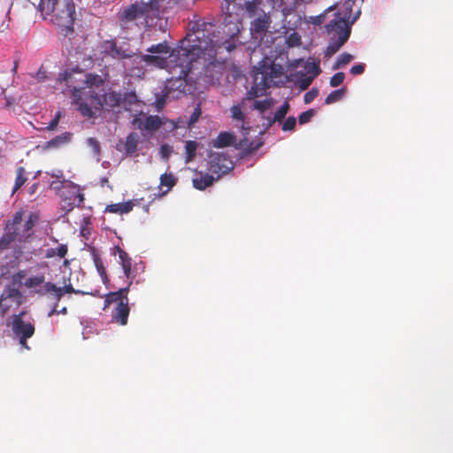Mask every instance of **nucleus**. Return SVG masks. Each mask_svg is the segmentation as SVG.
<instances>
[{
    "mask_svg": "<svg viewBox=\"0 0 453 453\" xmlns=\"http://www.w3.org/2000/svg\"><path fill=\"white\" fill-rule=\"evenodd\" d=\"M225 2L226 4H222L219 35L214 34V24L211 22L197 20L190 25L189 35L195 37L198 35V31L203 34V36L196 41V45L201 46L199 47L201 56L211 57L215 56L220 49L231 51L236 47V39L242 29L243 7L235 0H225Z\"/></svg>",
    "mask_w": 453,
    "mask_h": 453,
    "instance_id": "obj_1",
    "label": "nucleus"
},
{
    "mask_svg": "<svg viewBox=\"0 0 453 453\" xmlns=\"http://www.w3.org/2000/svg\"><path fill=\"white\" fill-rule=\"evenodd\" d=\"M203 36V32L198 31V35L187 34L180 44L173 49L167 58L160 55L144 54L141 57L142 61L148 65L156 66L161 69H167L173 74V77L187 81L188 73L192 71L195 63L201 58L199 53V45H196V41Z\"/></svg>",
    "mask_w": 453,
    "mask_h": 453,
    "instance_id": "obj_2",
    "label": "nucleus"
},
{
    "mask_svg": "<svg viewBox=\"0 0 453 453\" xmlns=\"http://www.w3.org/2000/svg\"><path fill=\"white\" fill-rule=\"evenodd\" d=\"M131 284L132 280L128 282L127 287L120 288L114 292H109L104 296V310L109 308L111 304L115 303L116 306L111 311V321L120 326H126L127 324L130 313L127 294Z\"/></svg>",
    "mask_w": 453,
    "mask_h": 453,
    "instance_id": "obj_3",
    "label": "nucleus"
},
{
    "mask_svg": "<svg viewBox=\"0 0 453 453\" xmlns=\"http://www.w3.org/2000/svg\"><path fill=\"white\" fill-rule=\"evenodd\" d=\"M58 81L61 82H65L69 88H72L73 95L76 98L77 104H79V107H78L79 111L82 114V116L88 117V118L95 117L96 111L95 110V107L93 106V104L91 103L90 96L88 98V102L84 101L81 96V94H83L81 89L83 88H79L75 85H73V83L74 81L73 73L65 71L64 73L59 74ZM91 93H95V92L89 90L88 94L90 95Z\"/></svg>",
    "mask_w": 453,
    "mask_h": 453,
    "instance_id": "obj_4",
    "label": "nucleus"
},
{
    "mask_svg": "<svg viewBox=\"0 0 453 453\" xmlns=\"http://www.w3.org/2000/svg\"><path fill=\"white\" fill-rule=\"evenodd\" d=\"M53 188L59 191L58 195L65 204L70 207L68 211L73 207L81 206L84 202V195L80 187L72 181L64 180L58 182H52Z\"/></svg>",
    "mask_w": 453,
    "mask_h": 453,
    "instance_id": "obj_5",
    "label": "nucleus"
},
{
    "mask_svg": "<svg viewBox=\"0 0 453 453\" xmlns=\"http://www.w3.org/2000/svg\"><path fill=\"white\" fill-rule=\"evenodd\" d=\"M26 311H22L19 314H14L12 317V331L14 335L19 339L21 347L29 349L27 345V339L31 338L35 332V327L30 321L23 319Z\"/></svg>",
    "mask_w": 453,
    "mask_h": 453,
    "instance_id": "obj_6",
    "label": "nucleus"
},
{
    "mask_svg": "<svg viewBox=\"0 0 453 453\" xmlns=\"http://www.w3.org/2000/svg\"><path fill=\"white\" fill-rule=\"evenodd\" d=\"M261 74V80L270 88L280 81L284 75V68L279 64H275L270 58H265L257 67L256 75Z\"/></svg>",
    "mask_w": 453,
    "mask_h": 453,
    "instance_id": "obj_7",
    "label": "nucleus"
},
{
    "mask_svg": "<svg viewBox=\"0 0 453 453\" xmlns=\"http://www.w3.org/2000/svg\"><path fill=\"white\" fill-rule=\"evenodd\" d=\"M36 294L40 295V296H44L46 294H50L54 296L55 300H57V302H59L62 298V296H64V294H81V295H91L93 296H100L102 297V296L99 295L98 291L96 290L95 292H83V291H81V290H76L73 288V287L70 284V285H66L65 287H57L54 283L52 282H45L43 284V286L40 288V289H37L36 291Z\"/></svg>",
    "mask_w": 453,
    "mask_h": 453,
    "instance_id": "obj_8",
    "label": "nucleus"
},
{
    "mask_svg": "<svg viewBox=\"0 0 453 453\" xmlns=\"http://www.w3.org/2000/svg\"><path fill=\"white\" fill-rule=\"evenodd\" d=\"M90 100L96 111L105 107L108 111L119 107L122 102V95L119 92L109 91L99 96L96 93L90 94Z\"/></svg>",
    "mask_w": 453,
    "mask_h": 453,
    "instance_id": "obj_9",
    "label": "nucleus"
},
{
    "mask_svg": "<svg viewBox=\"0 0 453 453\" xmlns=\"http://www.w3.org/2000/svg\"><path fill=\"white\" fill-rule=\"evenodd\" d=\"M37 221L38 216L35 213H30L24 223L9 229L8 231L12 233L17 242H27L32 238L34 234V226Z\"/></svg>",
    "mask_w": 453,
    "mask_h": 453,
    "instance_id": "obj_10",
    "label": "nucleus"
},
{
    "mask_svg": "<svg viewBox=\"0 0 453 453\" xmlns=\"http://www.w3.org/2000/svg\"><path fill=\"white\" fill-rule=\"evenodd\" d=\"M75 14V5L72 0H69L65 4L64 8L54 15V21L66 31L73 32Z\"/></svg>",
    "mask_w": 453,
    "mask_h": 453,
    "instance_id": "obj_11",
    "label": "nucleus"
},
{
    "mask_svg": "<svg viewBox=\"0 0 453 453\" xmlns=\"http://www.w3.org/2000/svg\"><path fill=\"white\" fill-rule=\"evenodd\" d=\"M233 169L232 160L224 153H211L209 160V171L220 175L227 173Z\"/></svg>",
    "mask_w": 453,
    "mask_h": 453,
    "instance_id": "obj_12",
    "label": "nucleus"
},
{
    "mask_svg": "<svg viewBox=\"0 0 453 453\" xmlns=\"http://www.w3.org/2000/svg\"><path fill=\"white\" fill-rule=\"evenodd\" d=\"M333 19H331L327 24H326L325 28L326 31L330 34L332 32H335L340 35V12H334L333 14ZM340 50V36L337 40H335L332 44H330L326 50V56L331 57L334 53H336Z\"/></svg>",
    "mask_w": 453,
    "mask_h": 453,
    "instance_id": "obj_13",
    "label": "nucleus"
},
{
    "mask_svg": "<svg viewBox=\"0 0 453 453\" xmlns=\"http://www.w3.org/2000/svg\"><path fill=\"white\" fill-rule=\"evenodd\" d=\"M272 24V19L269 13L262 12L255 17L250 22V33L254 36H262L269 30Z\"/></svg>",
    "mask_w": 453,
    "mask_h": 453,
    "instance_id": "obj_14",
    "label": "nucleus"
},
{
    "mask_svg": "<svg viewBox=\"0 0 453 453\" xmlns=\"http://www.w3.org/2000/svg\"><path fill=\"white\" fill-rule=\"evenodd\" d=\"M139 142V134L135 132H132L127 136L124 142H119L117 144L116 149L120 152L125 151L127 156H132L137 151Z\"/></svg>",
    "mask_w": 453,
    "mask_h": 453,
    "instance_id": "obj_15",
    "label": "nucleus"
},
{
    "mask_svg": "<svg viewBox=\"0 0 453 453\" xmlns=\"http://www.w3.org/2000/svg\"><path fill=\"white\" fill-rule=\"evenodd\" d=\"M361 12L357 8L353 16L345 15L342 17V46L349 40L351 33V26L359 18Z\"/></svg>",
    "mask_w": 453,
    "mask_h": 453,
    "instance_id": "obj_16",
    "label": "nucleus"
},
{
    "mask_svg": "<svg viewBox=\"0 0 453 453\" xmlns=\"http://www.w3.org/2000/svg\"><path fill=\"white\" fill-rule=\"evenodd\" d=\"M134 124L136 125L137 128L141 130L153 132L160 128L162 121L158 116L150 115L146 117L144 119H135Z\"/></svg>",
    "mask_w": 453,
    "mask_h": 453,
    "instance_id": "obj_17",
    "label": "nucleus"
},
{
    "mask_svg": "<svg viewBox=\"0 0 453 453\" xmlns=\"http://www.w3.org/2000/svg\"><path fill=\"white\" fill-rule=\"evenodd\" d=\"M115 255H118L119 264L122 266L125 276L132 280L134 277L132 275V259L129 255L119 246H115Z\"/></svg>",
    "mask_w": 453,
    "mask_h": 453,
    "instance_id": "obj_18",
    "label": "nucleus"
},
{
    "mask_svg": "<svg viewBox=\"0 0 453 453\" xmlns=\"http://www.w3.org/2000/svg\"><path fill=\"white\" fill-rule=\"evenodd\" d=\"M134 206L133 201L124 203H111L106 206L105 211L111 213L127 214L130 212Z\"/></svg>",
    "mask_w": 453,
    "mask_h": 453,
    "instance_id": "obj_19",
    "label": "nucleus"
},
{
    "mask_svg": "<svg viewBox=\"0 0 453 453\" xmlns=\"http://www.w3.org/2000/svg\"><path fill=\"white\" fill-rule=\"evenodd\" d=\"M235 142V136L227 132H221L213 141L212 144L216 148H225L232 145Z\"/></svg>",
    "mask_w": 453,
    "mask_h": 453,
    "instance_id": "obj_20",
    "label": "nucleus"
},
{
    "mask_svg": "<svg viewBox=\"0 0 453 453\" xmlns=\"http://www.w3.org/2000/svg\"><path fill=\"white\" fill-rule=\"evenodd\" d=\"M243 10L248 13L249 18H255L258 16L262 12H265L260 7V2L258 0H251L244 2L242 5Z\"/></svg>",
    "mask_w": 453,
    "mask_h": 453,
    "instance_id": "obj_21",
    "label": "nucleus"
},
{
    "mask_svg": "<svg viewBox=\"0 0 453 453\" xmlns=\"http://www.w3.org/2000/svg\"><path fill=\"white\" fill-rule=\"evenodd\" d=\"M215 178L208 173L201 175L193 180V185L196 189L203 190L211 186L215 181Z\"/></svg>",
    "mask_w": 453,
    "mask_h": 453,
    "instance_id": "obj_22",
    "label": "nucleus"
},
{
    "mask_svg": "<svg viewBox=\"0 0 453 453\" xmlns=\"http://www.w3.org/2000/svg\"><path fill=\"white\" fill-rule=\"evenodd\" d=\"M177 183V178L173 173H163L160 176L159 187H166L167 188L161 193V196L166 195Z\"/></svg>",
    "mask_w": 453,
    "mask_h": 453,
    "instance_id": "obj_23",
    "label": "nucleus"
},
{
    "mask_svg": "<svg viewBox=\"0 0 453 453\" xmlns=\"http://www.w3.org/2000/svg\"><path fill=\"white\" fill-rule=\"evenodd\" d=\"M268 88H269L268 85L261 80V81L257 82L248 91L247 99L251 100V99L262 96L265 94V89Z\"/></svg>",
    "mask_w": 453,
    "mask_h": 453,
    "instance_id": "obj_24",
    "label": "nucleus"
},
{
    "mask_svg": "<svg viewBox=\"0 0 453 453\" xmlns=\"http://www.w3.org/2000/svg\"><path fill=\"white\" fill-rule=\"evenodd\" d=\"M58 0H40L38 10L43 14L50 15L54 12Z\"/></svg>",
    "mask_w": 453,
    "mask_h": 453,
    "instance_id": "obj_25",
    "label": "nucleus"
},
{
    "mask_svg": "<svg viewBox=\"0 0 453 453\" xmlns=\"http://www.w3.org/2000/svg\"><path fill=\"white\" fill-rule=\"evenodd\" d=\"M147 51L154 55L170 54V46L167 42L153 44L147 49Z\"/></svg>",
    "mask_w": 453,
    "mask_h": 453,
    "instance_id": "obj_26",
    "label": "nucleus"
},
{
    "mask_svg": "<svg viewBox=\"0 0 453 453\" xmlns=\"http://www.w3.org/2000/svg\"><path fill=\"white\" fill-rule=\"evenodd\" d=\"M26 173H27V172L23 166L18 167L15 184L12 188V194H14L16 191H18L27 180Z\"/></svg>",
    "mask_w": 453,
    "mask_h": 453,
    "instance_id": "obj_27",
    "label": "nucleus"
},
{
    "mask_svg": "<svg viewBox=\"0 0 453 453\" xmlns=\"http://www.w3.org/2000/svg\"><path fill=\"white\" fill-rule=\"evenodd\" d=\"M71 136L72 134L70 133H64V134H61L59 135H57L56 137H54L53 139H51L50 141H49L47 142V147L48 148H54V147H58L59 145H62L64 143H66L70 141L71 139Z\"/></svg>",
    "mask_w": 453,
    "mask_h": 453,
    "instance_id": "obj_28",
    "label": "nucleus"
},
{
    "mask_svg": "<svg viewBox=\"0 0 453 453\" xmlns=\"http://www.w3.org/2000/svg\"><path fill=\"white\" fill-rule=\"evenodd\" d=\"M197 146H198V144L196 141H187L186 142V145H185V151H186L185 161H186V163H189L195 158Z\"/></svg>",
    "mask_w": 453,
    "mask_h": 453,
    "instance_id": "obj_29",
    "label": "nucleus"
},
{
    "mask_svg": "<svg viewBox=\"0 0 453 453\" xmlns=\"http://www.w3.org/2000/svg\"><path fill=\"white\" fill-rule=\"evenodd\" d=\"M94 264L96 265V268L99 275L101 276V278L103 280V282L104 284H106L109 281V279H108V276L106 273V270L104 265V262H103L102 258L96 254H94Z\"/></svg>",
    "mask_w": 453,
    "mask_h": 453,
    "instance_id": "obj_30",
    "label": "nucleus"
},
{
    "mask_svg": "<svg viewBox=\"0 0 453 453\" xmlns=\"http://www.w3.org/2000/svg\"><path fill=\"white\" fill-rule=\"evenodd\" d=\"M45 277L43 274H39L27 278L25 280V286L28 288H36L44 283Z\"/></svg>",
    "mask_w": 453,
    "mask_h": 453,
    "instance_id": "obj_31",
    "label": "nucleus"
},
{
    "mask_svg": "<svg viewBox=\"0 0 453 453\" xmlns=\"http://www.w3.org/2000/svg\"><path fill=\"white\" fill-rule=\"evenodd\" d=\"M22 218H23V211H18L13 215L12 219L11 220H8L5 226L4 230L12 229L20 224H22Z\"/></svg>",
    "mask_w": 453,
    "mask_h": 453,
    "instance_id": "obj_32",
    "label": "nucleus"
},
{
    "mask_svg": "<svg viewBox=\"0 0 453 453\" xmlns=\"http://www.w3.org/2000/svg\"><path fill=\"white\" fill-rule=\"evenodd\" d=\"M4 234L0 238V250H5L12 242H17L15 237L8 230H4Z\"/></svg>",
    "mask_w": 453,
    "mask_h": 453,
    "instance_id": "obj_33",
    "label": "nucleus"
},
{
    "mask_svg": "<svg viewBox=\"0 0 453 453\" xmlns=\"http://www.w3.org/2000/svg\"><path fill=\"white\" fill-rule=\"evenodd\" d=\"M288 110H289V104H288V103L285 102L280 107V109H278V111L274 113L273 121H276V122L282 121L285 119Z\"/></svg>",
    "mask_w": 453,
    "mask_h": 453,
    "instance_id": "obj_34",
    "label": "nucleus"
},
{
    "mask_svg": "<svg viewBox=\"0 0 453 453\" xmlns=\"http://www.w3.org/2000/svg\"><path fill=\"white\" fill-rule=\"evenodd\" d=\"M84 82L89 86H100L104 83V80L100 75L93 74V73H88L86 74V80Z\"/></svg>",
    "mask_w": 453,
    "mask_h": 453,
    "instance_id": "obj_35",
    "label": "nucleus"
},
{
    "mask_svg": "<svg viewBox=\"0 0 453 453\" xmlns=\"http://www.w3.org/2000/svg\"><path fill=\"white\" fill-rule=\"evenodd\" d=\"M287 44L289 46V47H296V46H300L301 43H302V40H301V36L298 33L296 32H294V33H291L288 37H287Z\"/></svg>",
    "mask_w": 453,
    "mask_h": 453,
    "instance_id": "obj_36",
    "label": "nucleus"
},
{
    "mask_svg": "<svg viewBox=\"0 0 453 453\" xmlns=\"http://www.w3.org/2000/svg\"><path fill=\"white\" fill-rule=\"evenodd\" d=\"M354 5L355 0H345L342 10V17H344L345 15L353 16L355 13L353 11Z\"/></svg>",
    "mask_w": 453,
    "mask_h": 453,
    "instance_id": "obj_37",
    "label": "nucleus"
},
{
    "mask_svg": "<svg viewBox=\"0 0 453 453\" xmlns=\"http://www.w3.org/2000/svg\"><path fill=\"white\" fill-rule=\"evenodd\" d=\"M88 146L91 149L93 154L95 156H99L101 151V147L99 142L94 138L90 137L87 140Z\"/></svg>",
    "mask_w": 453,
    "mask_h": 453,
    "instance_id": "obj_38",
    "label": "nucleus"
},
{
    "mask_svg": "<svg viewBox=\"0 0 453 453\" xmlns=\"http://www.w3.org/2000/svg\"><path fill=\"white\" fill-rule=\"evenodd\" d=\"M315 115V111L313 109H310L302 112L298 117L299 124L303 125L311 121L312 117Z\"/></svg>",
    "mask_w": 453,
    "mask_h": 453,
    "instance_id": "obj_39",
    "label": "nucleus"
},
{
    "mask_svg": "<svg viewBox=\"0 0 453 453\" xmlns=\"http://www.w3.org/2000/svg\"><path fill=\"white\" fill-rule=\"evenodd\" d=\"M332 11L333 10L331 8H328L323 13L311 18V19H312L311 22L314 25H321L322 23H324L326 20V19L328 18L329 14L332 12Z\"/></svg>",
    "mask_w": 453,
    "mask_h": 453,
    "instance_id": "obj_40",
    "label": "nucleus"
},
{
    "mask_svg": "<svg viewBox=\"0 0 453 453\" xmlns=\"http://www.w3.org/2000/svg\"><path fill=\"white\" fill-rule=\"evenodd\" d=\"M230 111H231V114H232V118L234 119H237V120H241V121L244 120L245 115L242 112V111L239 105L232 106Z\"/></svg>",
    "mask_w": 453,
    "mask_h": 453,
    "instance_id": "obj_41",
    "label": "nucleus"
},
{
    "mask_svg": "<svg viewBox=\"0 0 453 453\" xmlns=\"http://www.w3.org/2000/svg\"><path fill=\"white\" fill-rule=\"evenodd\" d=\"M340 101V89L332 91L325 99L326 104H334Z\"/></svg>",
    "mask_w": 453,
    "mask_h": 453,
    "instance_id": "obj_42",
    "label": "nucleus"
},
{
    "mask_svg": "<svg viewBox=\"0 0 453 453\" xmlns=\"http://www.w3.org/2000/svg\"><path fill=\"white\" fill-rule=\"evenodd\" d=\"M319 96V89L312 88L311 90L305 93L303 101L305 104H311Z\"/></svg>",
    "mask_w": 453,
    "mask_h": 453,
    "instance_id": "obj_43",
    "label": "nucleus"
},
{
    "mask_svg": "<svg viewBox=\"0 0 453 453\" xmlns=\"http://www.w3.org/2000/svg\"><path fill=\"white\" fill-rule=\"evenodd\" d=\"M296 125V119L293 116L288 117L283 123L282 130L283 131H292L295 129Z\"/></svg>",
    "mask_w": 453,
    "mask_h": 453,
    "instance_id": "obj_44",
    "label": "nucleus"
},
{
    "mask_svg": "<svg viewBox=\"0 0 453 453\" xmlns=\"http://www.w3.org/2000/svg\"><path fill=\"white\" fill-rule=\"evenodd\" d=\"M200 115H201V109H200L199 106H197L194 110L193 113L191 114V116L189 117V119H188V128H191L192 126L194 125V123H196L198 120Z\"/></svg>",
    "mask_w": 453,
    "mask_h": 453,
    "instance_id": "obj_45",
    "label": "nucleus"
},
{
    "mask_svg": "<svg viewBox=\"0 0 453 453\" xmlns=\"http://www.w3.org/2000/svg\"><path fill=\"white\" fill-rule=\"evenodd\" d=\"M271 106V103L268 100L256 101L254 108L260 111L267 110Z\"/></svg>",
    "mask_w": 453,
    "mask_h": 453,
    "instance_id": "obj_46",
    "label": "nucleus"
},
{
    "mask_svg": "<svg viewBox=\"0 0 453 453\" xmlns=\"http://www.w3.org/2000/svg\"><path fill=\"white\" fill-rule=\"evenodd\" d=\"M365 65L363 63L357 64L350 68L352 75H360L365 72Z\"/></svg>",
    "mask_w": 453,
    "mask_h": 453,
    "instance_id": "obj_47",
    "label": "nucleus"
},
{
    "mask_svg": "<svg viewBox=\"0 0 453 453\" xmlns=\"http://www.w3.org/2000/svg\"><path fill=\"white\" fill-rule=\"evenodd\" d=\"M58 302H55L53 308L48 313L49 317L53 316L54 314H66L67 313V308L63 307L61 310H58Z\"/></svg>",
    "mask_w": 453,
    "mask_h": 453,
    "instance_id": "obj_48",
    "label": "nucleus"
},
{
    "mask_svg": "<svg viewBox=\"0 0 453 453\" xmlns=\"http://www.w3.org/2000/svg\"><path fill=\"white\" fill-rule=\"evenodd\" d=\"M60 112L58 111L55 115V117L50 120V122L49 123L48 127H47V129L48 130H54L58 125V122H59V119H60Z\"/></svg>",
    "mask_w": 453,
    "mask_h": 453,
    "instance_id": "obj_49",
    "label": "nucleus"
},
{
    "mask_svg": "<svg viewBox=\"0 0 453 453\" xmlns=\"http://www.w3.org/2000/svg\"><path fill=\"white\" fill-rule=\"evenodd\" d=\"M137 100L136 95L134 92L126 93L125 96L122 97V101L128 102L130 104Z\"/></svg>",
    "mask_w": 453,
    "mask_h": 453,
    "instance_id": "obj_50",
    "label": "nucleus"
},
{
    "mask_svg": "<svg viewBox=\"0 0 453 453\" xmlns=\"http://www.w3.org/2000/svg\"><path fill=\"white\" fill-rule=\"evenodd\" d=\"M160 150H161L162 157L164 158L167 159L171 153V148L167 144H163L161 146Z\"/></svg>",
    "mask_w": 453,
    "mask_h": 453,
    "instance_id": "obj_51",
    "label": "nucleus"
},
{
    "mask_svg": "<svg viewBox=\"0 0 453 453\" xmlns=\"http://www.w3.org/2000/svg\"><path fill=\"white\" fill-rule=\"evenodd\" d=\"M67 253V246L65 244H61L57 248V254L59 257H64Z\"/></svg>",
    "mask_w": 453,
    "mask_h": 453,
    "instance_id": "obj_52",
    "label": "nucleus"
},
{
    "mask_svg": "<svg viewBox=\"0 0 453 453\" xmlns=\"http://www.w3.org/2000/svg\"><path fill=\"white\" fill-rule=\"evenodd\" d=\"M353 58H354V56L349 53H347V52L342 53V65L349 63Z\"/></svg>",
    "mask_w": 453,
    "mask_h": 453,
    "instance_id": "obj_53",
    "label": "nucleus"
},
{
    "mask_svg": "<svg viewBox=\"0 0 453 453\" xmlns=\"http://www.w3.org/2000/svg\"><path fill=\"white\" fill-rule=\"evenodd\" d=\"M330 84L332 87L340 86V73H336L333 75L330 80Z\"/></svg>",
    "mask_w": 453,
    "mask_h": 453,
    "instance_id": "obj_54",
    "label": "nucleus"
},
{
    "mask_svg": "<svg viewBox=\"0 0 453 453\" xmlns=\"http://www.w3.org/2000/svg\"><path fill=\"white\" fill-rule=\"evenodd\" d=\"M35 78L38 81H44L46 78H47V75H46V72L45 71H42V70H38L35 75Z\"/></svg>",
    "mask_w": 453,
    "mask_h": 453,
    "instance_id": "obj_55",
    "label": "nucleus"
},
{
    "mask_svg": "<svg viewBox=\"0 0 453 453\" xmlns=\"http://www.w3.org/2000/svg\"><path fill=\"white\" fill-rule=\"evenodd\" d=\"M314 68L317 69L315 75L319 73V66L314 65Z\"/></svg>",
    "mask_w": 453,
    "mask_h": 453,
    "instance_id": "obj_56",
    "label": "nucleus"
},
{
    "mask_svg": "<svg viewBox=\"0 0 453 453\" xmlns=\"http://www.w3.org/2000/svg\"><path fill=\"white\" fill-rule=\"evenodd\" d=\"M339 65H340V58H339V59H337V61H336V62H335V64H334V66H338Z\"/></svg>",
    "mask_w": 453,
    "mask_h": 453,
    "instance_id": "obj_57",
    "label": "nucleus"
},
{
    "mask_svg": "<svg viewBox=\"0 0 453 453\" xmlns=\"http://www.w3.org/2000/svg\"><path fill=\"white\" fill-rule=\"evenodd\" d=\"M341 79H342V81H343V80H344V73H342Z\"/></svg>",
    "mask_w": 453,
    "mask_h": 453,
    "instance_id": "obj_58",
    "label": "nucleus"
},
{
    "mask_svg": "<svg viewBox=\"0 0 453 453\" xmlns=\"http://www.w3.org/2000/svg\"><path fill=\"white\" fill-rule=\"evenodd\" d=\"M311 79H309V80L307 81L306 86H308V85L311 83Z\"/></svg>",
    "mask_w": 453,
    "mask_h": 453,
    "instance_id": "obj_59",
    "label": "nucleus"
},
{
    "mask_svg": "<svg viewBox=\"0 0 453 453\" xmlns=\"http://www.w3.org/2000/svg\"><path fill=\"white\" fill-rule=\"evenodd\" d=\"M341 93H342V96L344 94V89L342 88Z\"/></svg>",
    "mask_w": 453,
    "mask_h": 453,
    "instance_id": "obj_60",
    "label": "nucleus"
}]
</instances>
